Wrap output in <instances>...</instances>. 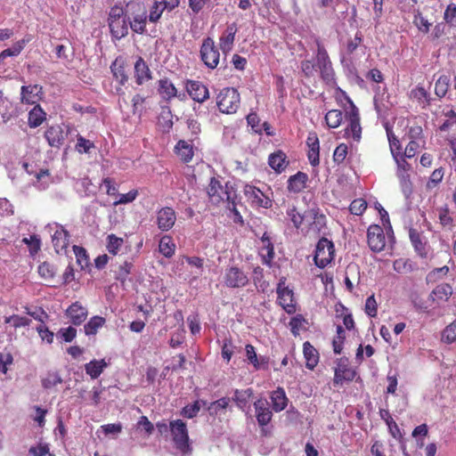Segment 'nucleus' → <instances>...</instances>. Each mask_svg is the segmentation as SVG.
Here are the masks:
<instances>
[{"label": "nucleus", "instance_id": "nucleus-8", "mask_svg": "<svg viewBox=\"0 0 456 456\" xmlns=\"http://www.w3.org/2000/svg\"><path fill=\"white\" fill-rule=\"evenodd\" d=\"M200 57L204 64L209 69H215L219 63L220 53L211 37L203 40L200 47Z\"/></svg>", "mask_w": 456, "mask_h": 456}, {"label": "nucleus", "instance_id": "nucleus-29", "mask_svg": "<svg viewBox=\"0 0 456 456\" xmlns=\"http://www.w3.org/2000/svg\"><path fill=\"white\" fill-rule=\"evenodd\" d=\"M203 262L202 258L198 256H184L182 259V265L186 264V268L191 271L194 277H198L203 273Z\"/></svg>", "mask_w": 456, "mask_h": 456}, {"label": "nucleus", "instance_id": "nucleus-63", "mask_svg": "<svg viewBox=\"0 0 456 456\" xmlns=\"http://www.w3.org/2000/svg\"><path fill=\"white\" fill-rule=\"evenodd\" d=\"M165 9L161 2L156 1L151 9L149 20L151 22H157Z\"/></svg>", "mask_w": 456, "mask_h": 456}, {"label": "nucleus", "instance_id": "nucleus-52", "mask_svg": "<svg viewBox=\"0 0 456 456\" xmlns=\"http://www.w3.org/2000/svg\"><path fill=\"white\" fill-rule=\"evenodd\" d=\"M448 272L449 268L447 266L434 269L427 276L428 283H436L442 281V279L447 275Z\"/></svg>", "mask_w": 456, "mask_h": 456}, {"label": "nucleus", "instance_id": "nucleus-58", "mask_svg": "<svg viewBox=\"0 0 456 456\" xmlns=\"http://www.w3.org/2000/svg\"><path fill=\"white\" fill-rule=\"evenodd\" d=\"M405 158L404 155L394 153L393 159L397 166L396 173H409L411 165L405 160Z\"/></svg>", "mask_w": 456, "mask_h": 456}, {"label": "nucleus", "instance_id": "nucleus-2", "mask_svg": "<svg viewBox=\"0 0 456 456\" xmlns=\"http://www.w3.org/2000/svg\"><path fill=\"white\" fill-rule=\"evenodd\" d=\"M207 193L209 201L213 205L218 206L222 203H227L229 208L231 204L234 208L233 197L235 196V191L232 187L229 188L227 184L224 186L218 179L211 178L207 188Z\"/></svg>", "mask_w": 456, "mask_h": 456}, {"label": "nucleus", "instance_id": "nucleus-57", "mask_svg": "<svg viewBox=\"0 0 456 456\" xmlns=\"http://www.w3.org/2000/svg\"><path fill=\"white\" fill-rule=\"evenodd\" d=\"M200 410V404L199 401H195L191 404H187L182 409V415L188 419L194 418L198 415Z\"/></svg>", "mask_w": 456, "mask_h": 456}, {"label": "nucleus", "instance_id": "nucleus-42", "mask_svg": "<svg viewBox=\"0 0 456 456\" xmlns=\"http://www.w3.org/2000/svg\"><path fill=\"white\" fill-rule=\"evenodd\" d=\"M451 79L447 75H441L435 84V94L437 97L443 98L448 92Z\"/></svg>", "mask_w": 456, "mask_h": 456}, {"label": "nucleus", "instance_id": "nucleus-10", "mask_svg": "<svg viewBox=\"0 0 456 456\" xmlns=\"http://www.w3.org/2000/svg\"><path fill=\"white\" fill-rule=\"evenodd\" d=\"M276 292L278 304L287 314H295L297 311V303L292 289H289V287H277Z\"/></svg>", "mask_w": 456, "mask_h": 456}, {"label": "nucleus", "instance_id": "nucleus-50", "mask_svg": "<svg viewBox=\"0 0 456 456\" xmlns=\"http://www.w3.org/2000/svg\"><path fill=\"white\" fill-rule=\"evenodd\" d=\"M73 251L77 258V263L80 265L81 269L87 267L89 265V257L86 250L83 247L75 245L73 246Z\"/></svg>", "mask_w": 456, "mask_h": 456}, {"label": "nucleus", "instance_id": "nucleus-47", "mask_svg": "<svg viewBox=\"0 0 456 456\" xmlns=\"http://www.w3.org/2000/svg\"><path fill=\"white\" fill-rule=\"evenodd\" d=\"M61 383H62V379L56 371L48 372L46 377L42 379V386L45 389L52 388Z\"/></svg>", "mask_w": 456, "mask_h": 456}, {"label": "nucleus", "instance_id": "nucleus-48", "mask_svg": "<svg viewBox=\"0 0 456 456\" xmlns=\"http://www.w3.org/2000/svg\"><path fill=\"white\" fill-rule=\"evenodd\" d=\"M253 395V391L251 388H247L245 390H235L233 400L237 403V404L240 407L245 406L250 397Z\"/></svg>", "mask_w": 456, "mask_h": 456}, {"label": "nucleus", "instance_id": "nucleus-28", "mask_svg": "<svg viewBox=\"0 0 456 456\" xmlns=\"http://www.w3.org/2000/svg\"><path fill=\"white\" fill-rule=\"evenodd\" d=\"M337 317H341L343 324L347 330H354L355 329V322L354 321L352 314L349 310L341 303H338L335 306Z\"/></svg>", "mask_w": 456, "mask_h": 456}, {"label": "nucleus", "instance_id": "nucleus-53", "mask_svg": "<svg viewBox=\"0 0 456 456\" xmlns=\"http://www.w3.org/2000/svg\"><path fill=\"white\" fill-rule=\"evenodd\" d=\"M4 323L11 324L13 328H20L28 326L30 324V320L27 317L20 316L17 314H13L4 318Z\"/></svg>", "mask_w": 456, "mask_h": 456}, {"label": "nucleus", "instance_id": "nucleus-37", "mask_svg": "<svg viewBox=\"0 0 456 456\" xmlns=\"http://www.w3.org/2000/svg\"><path fill=\"white\" fill-rule=\"evenodd\" d=\"M46 118L45 112L39 105H36L28 113V126L32 128L39 126Z\"/></svg>", "mask_w": 456, "mask_h": 456}, {"label": "nucleus", "instance_id": "nucleus-51", "mask_svg": "<svg viewBox=\"0 0 456 456\" xmlns=\"http://www.w3.org/2000/svg\"><path fill=\"white\" fill-rule=\"evenodd\" d=\"M159 251L166 257H170L175 252V244L172 243L170 237L164 236L159 241Z\"/></svg>", "mask_w": 456, "mask_h": 456}, {"label": "nucleus", "instance_id": "nucleus-18", "mask_svg": "<svg viewBox=\"0 0 456 456\" xmlns=\"http://www.w3.org/2000/svg\"><path fill=\"white\" fill-rule=\"evenodd\" d=\"M87 310L79 302H75L66 310V315L73 325L82 324L87 317Z\"/></svg>", "mask_w": 456, "mask_h": 456}, {"label": "nucleus", "instance_id": "nucleus-44", "mask_svg": "<svg viewBox=\"0 0 456 456\" xmlns=\"http://www.w3.org/2000/svg\"><path fill=\"white\" fill-rule=\"evenodd\" d=\"M441 341L448 345L456 341V320H454L443 330L441 334Z\"/></svg>", "mask_w": 456, "mask_h": 456}, {"label": "nucleus", "instance_id": "nucleus-38", "mask_svg": "<svg viewBox=\"0 0 456 456\" xmlns=\"http://www.w3.org/2000/svg\"><path fill=\"white\" fill-rule=\"evenodd\" d=\"M28 42V40L21 39L13 44L12 47L2 51L0 53V64L3 63L7 57L18 56Z\"/></svg>", "mask_w": 456, "mask_h": 456}, {"label": "nucleus", "instance_id": "nucleus-41", "mask_svg": "<svg viewBox=\"0 0 456 456\" xmlns=\"http://www.w3.org/2000/svg\"><path fill=\"white\" fill-rule=\"evenodd\" d=\"M411 97L416 100L422 107L428 106L431 102L429 94L423 86H417L411 91Z\"/></svg>", "mask_w": 456, "mask_h": 456}, {"label": "nucleus", "instance_id": "nucleus-23", "mask_svg": "<svg viewBox=\"0 0 456 456\" xmlns=\"http://www.w3.org/2000/svg\"><path fill=\"white\" fill-rule=\"evenodd\" d=\"M42 87L38 85H30L21 86V102L27 104H34L39 100V94Z\"/></svg>", "mask_w": 456, "mask_h": 456}, {"label": "nucleus", "instance_id": "nucleus-34", "mask_svg": "<svg viewBox=\"0 0 456 456\" xmlns=\"http://www.w3.org/2000/svg\"><path fill=\"white\" fill-rule=\"evenodd\" d=\"M269 166L278 173H281L287 167L286 155L282 151H277L269 156Z\"/></svg>", "mask_w": 456, "mask_h": 456}, {"label": "nucleus", "instance_id": "nucleus-13", "mask_svg": "<svg viewBox=\"0 0 456 456\" xmlns=\"http://www.w3.org/2000/svg\"><path fill=\"white\" fill-rule=\"evenodd\" d=\"M185 89L191 98L198 102H204L209 97L208 87L200 81L187 80Z\"/></svg>", "mask_w": 456, "mask_h": 456}, {"label": "nucleus", "instance_id": "nucleus-6", "mask_svg": "<svg viewBox=\"0 0 456 456\" xmlns=\"http://www.w3.org/2000/svg\"><path fill=\"white\" fill-rule=\"evenodd\" d=\"M217 106L223 113H235L240 106V94L234 88H224L217 96Z\"/></svg>", "mask_w": 456, "mask_h": 456}, {"label": "nucleus", "instance_id": "nucleus-27", "mask_svg": "<svg viewBox=\"0 0 456 456\" xmlns=\"http://www.w3.org/2000/svg\"><path fill=\"white\" fill-rule=\"evenodd\" d=\"M134 73L138 85H142L151 78V70L142 58H139L134 64Z\"/></svg>", "mask_w": 456, "mask_h": 456}, {"label": "nucleus", "instance_id": "nucleus-54", "mask_svg": "<svg viewBox=\"0 0 456 456\" xmlns=\"http://www.w3.org/2000/svg\"><path fill=\"white\" fill-rule=\"evenodd\" d=\"M444 20L451 27H456V4L454 3L447 5L444 13Z\"/></svg>", "mask_w": 456, "mask_h": 456}, {"label": "nucleus", "instance_id": "nucleus-31", "mask_svg": "<svg viewBox=\"0 0 456 456\" xmlns=\"http://www.w3.org/2000/svg\"><path fill=\"white\" fill-rule=\"evenodd\" d=\"M452 294V287H436L428 296V301L439 305L445 302Z\"/></svg>", "mask_w": 456, "mask_h": 456}, {"label": "nucleus", "instance_id": "nucleus-22", "mask_svg": "<svg viewBox=\"0 0 456 456\" xmlns=\"http://www.w3.org/2000/svg\"><path fill=\"white\" fill-rule=\"evenodd\" d=\"M246 354L248 357V360L250 362V363L253 364L255 369L256 370H267L269 367V358L267 356H259L257 357L256 353L255 351V347L248 344L246 346Z\"/></svg>", "mask_w": 456, "mask_h": 456}, {"label": "nucleus", "instance_id": "nucleus-24", "mask_svg": "<svg viewBox=\"0 0 456 456\" xmlns=\"http://www.w3.org/2000/svg\"><path fill=\"white\" fill-rule=\"evenodd\" d=\"M272 407L275 412L283 411L287 405L289 399L283 388L278 387L271 394Z\"/></svg>", "mask_w": 456, "mask_h": 456}, {"label": "nucleus", "instance_id": "nucleus-26", "mask_svg": "<svg viewBox=\"0 0 456 456\" xmlns=\"http://www.w3.org/2000/svg\"><path fill=\"white\" fill-rule=\"evenodd\" d=\"M308 176L303 172H297L296 175L289 177L288 181V189L292 192H299L305 188Z\"/></svg>", "mask_w": 456, "mask_h": 456}, {"label": "nucleus", "instance_id": "nucleus-1", "mask_svg": "<svg viewBox=\"0 0 456 456\" xmlns=\"http://www.w3.org/2000/svg\"><path fill=\"white\" fill-rule=\"evenodd\" d=\"M367 242L370 250L376 253L385 250L387 246L392 247L395 242L392 227L389 225L385 234L381 226L370 225L367 231Z\"/></svg>", "mask_w": 456, "mask_h": 456}, {"label": "nucleus", "instance_id": "nucleus-56", "mask_svg": "<svg viewBox=\"0 0 456 456\" xmlns=\"http://www.w3.org/2000/svg\"><path fill=\"white\" fill-rule=\"evenodd\" d=\"M287 215L297 228H299L304 221L306 222V211L301 215L297 211L296 208H292L287 211Z\"/></svg>", "mask_w": 456, "mask_h": 456}, {"label": "nucleus", "instance_id": "nucleus-20", "mask_svg": "<svg viewBox=\"0 0 456 456\" xmlns=\"http://www.w3.org/2000/svg\"><path fill=\"white\" fill-rule=\"evenodd\" d=\"M303 354L305 360V367L313 370L320 360L318 350L309 341H305L303 344Z\"/></svg>", "mask_w": 456, "mask_h": 456}, {"label": "nucleus", "instance_id": "nucleus-49", "mask_svg": "<svg viewBox=\"0 0 456 456\" xmlns=\"http://www.w3.org/2000/svg\"><path fill=\"white\" fill-rule=\"evenodd\" d=\"M146 19L145 13L134 16L133 20L129 22L131 29L136 33L142 34L145 30Z\"/></svg>", "mask_w": 456, "mask_h": 456}, {"label": "nucleus", "instance_id": "nucleus-30", "mask_svg": "<svg viewBox=\"0 0 456 456\" xmlns=\"http://www.w3.org/2000/svg\"><path fill=\"white\" fill-rule=\"evenodd\" d=\"M111 35L116 39H120L128 34V26L126 18L109 22Z\"/></svg>", "mask_w": 456, "mask_h": 456}, {"label": "nucleus", "instance_id": "nucleus-15", "mask_svg": "<svg viewBox=\"0 0 456 456\" xmlns=\"http://www.w3.org/2000/svg\"><path fill=\"white\" fill-rule=\"evenodd\" d=\"M68 131L61 126H53L45 131V137L51 147L60 148L68 136Z\"/></svg>", "mask_w": 456, "mask_h": 456}, {"label": "nucleus", "instance_id": "nucleus-9", "mask_svg": "<svg viewBox=\"0 0 456 456\" xmlns=\"http://www.w3.org/2000/svg\"><path fill=\"white\" fill-rule=\"evenodd\" d=\"M317 66L320 69L322 79L326 82H331L334 78V71L331 66V61L329 58L327 51L324 47L317 42Z\"/></svg>", "mask_w": 456, "mask_h": 456}, {"label": "nucleus", "instance_id": "nucleus-33", "mask_svg": "<svg viewBox=\"0 0 456 456\" xmlns=\"http://www.w3.org/2000/svg\"><path fill=\"white\" fill-rule=\"evenodd\" d=\"M107 367L106 362L102 360H93L85 365V370L92 379H97Z\"/></svg>", "mask_w": 456, "mask_h": 456}, {"label": "nucleus", "instance_id": "nucleus-55", "mask_svg": "<svg viewBox=\"0 0 456 456\" xmlns=\"http://www.w3.org/2000/svg\"><path fill=\"white\" fill-rule=\"evenodd\" d=\"M22 242L28 245L30 255H36L41 247L40 239L37 235H31L29 238H24Z\"/></svg>", "mask_w": 456, "mask_h": 456}, {"label": "nucleus", "instance_id": "nucleus-14", "mask_svg": "<svg viewBox=\"0 0 456 456\" xmlns=\"http://www.w3.org/2000/svg\"><path fill=\"white\" fill-rule=\"evenodd\" d=\"M176 215L172 208L165 207L157 212V224L159 230L169 231L175 224Z\"/></svg>", "mask_w": 456, "mask_h": 456}, {"label": "nucleus", "instance_id": "nucleus-62", "mask_svg": "<svg viewBox=\"0 0 456 456\" xmlns=\"http://www.w3.org/2000/svg\"><path fill=\"white\" fill-rule=\"evenodd\" d=\"M305 322V320L301 314H297L290 319L289 327L291 333L295 337L299 335V331L302 329V325Z\"/></svg>", "mask_w": 456, "mask_h": 456}, {"label": "nucleus", "instance_id": "nucleus-45", "mask_svg": "<svg viewBox=\"0 0 456 456\" xmlns=\"http://www.w3.org/2000/svg\"><path fill=\"white\" fill-rule=\"evenodd\" d=\"M346 340V332L341 325L337 326V335L333 338L332 346L335 354H339L343 350V345Z\"/></svg>", "mask_w": 456, "mask_h": 456}, {"label": "nucleus", "instance_id": "nucleus-36", "mask_svg": "<svg viewBox=\"0 0 456 456\" xmlns=\"http://www.w3.org/2000/svg\"><path fill=\"white\" fill-rule=\"evenodd\" d=\"M236 28L234 25L227 27L224 35L220 37V47L224 52H229L234 42Z\"/></svg>", "mask_w": 456, "mask_h": 456}, {"label": "nucleus", "instance_id": "nucleus-21", "mask_svg": "<svg viewBox=\"0 0 456 456\" xmlns=\"http://www.w3.org/2000/svg\"><path fill=\"white\" fill-rule=\"evenodd\" d=\"M261 242L260 255L263 258V263L269 265L274 257V249L268 232H265L262 235Z\"/></svg>", "mask_w": 456, "mask_h": 456}, {"label": "nucleus", "instance_id": "nucleus-61", "mask_svg": "<svg viewBox=\"0 0 456 456\" xmlns=\"http://www.w3.org/2000/svg\"><path fill=\"white\" fill-rule=\"evenodd\" d=\"M367 203L362 199H356L350 204L349 209L353 215L361 216L366 209Z\"/></svg>", "mask_w": 456, "mask_h": 456}, {"label": "nucleus", "instance_id": "nucleus-11", "mask_svg": "<svg viewBox=\"0 0 456 456\" xmlns=\"http://www.w3.org/2000/svg\"><path fill=\"white\" fill-rule=\"evenodd\" d=\"M244 193L251 205L269 208L272 207V200L258 188L247 184L244 187Z\"/></svg>", "mask_w": 456, "mask_h": 456}, {"label": "nucleus", "instance_id": "nucleus-17", "mask_svg": "<svg viewBox=\"0 0 456 456\" xmlns=\"http://www.w3.org/2000/svg\"><path fill=\"white\" fill-rule=\"evenodd\" d=\"M409 237L418 255L424 258L428 257V247L427 245L426 238L417 230L412 228L409 231Z\"/></svg>", "mask_w": 456, "mask_h": 456}, {"label": "nucleus", "instance_id": "nucleus-7", "mask_svg": "<svg viewBox=\"0 0 456 456\" xmlns=\"http://www.w3.org/2000/svg\"><path fill=\"white\" fill-rule=\"evenodd\" d=\"M347 126L344 130V137L352 139L358 142L362 137V127L360 125V118L358 110L355 106L352 105L350 110L346 115Z\"/></svg>", "mask_w": 456, "mask_h": 456}, {"label": "nucleus", "instance_id": "nucleus-59", "mask_svg": "<svg viewBox=\"0 0 456 456\" xmlns=\"http://www.w3.org/2000/svg\"><path fill=\"white\" fill-rule=\"evenodd\" d=\"M111 71L113 76L121 85H124L127 81V76L124 70L123 66L118 65V61H114L111 65Z\"/></svg>", "mask_w": 456, "mask_h": 456}, {"label": "nucleus", "instance_id": "nucleus-16", "mask_svg": "<svg viewBox=\"0 0 456 456\" xmlns=\"http://www.w3.org/2000/svg\"><path fill=\"white\" fill-rule=\"evenodd\" d=\"M306 222L309 224V230L314 233L322 232L326 227V216L315 208L306 211Z\"/></svg>", "mask_w": 456, "mask_h": 456}, {"label": "nucleus", "instance_id": "nucleus-43", "mask_svg": "<svg viewBox=\"0 0 456 456\" xmlns=\"http://www.w3.org/2000/svg\"><path fill=\"white\" fill-rule=\"evenodd\" d=\"M176 153L184 162L191 160L193 156L192 147L185 141H179L175 146Z\"/></svg>", "mask_w": 456, "mask_h": 456}, {"label": "nucleus", "instance_id": "nucleus-46", "mask_svg": "<svg viewBox=\"0 0 456 456\" xmlns=\"http://www.w3.org/2000/svg\"><path fill=\"white\" fill-rule=\"evenodd\" d=\"M343 119V113L339 110H331L327 112L325 120L327 125L331 128H336L340 126Z\"/></svg>", "mask_w": 456, "mask_h": 456}, {"label": "nucleus", "instance_id": "nucleus-25", "mask_svg": "<svg viewBox=\"0 0 456 456\" xmlns=\"http://www.w3.org/2000/svg\"><path fill=\"white\" fill-rule=\"evenodd\" d=\"M159 93L165 100H170L174 97L182 99V95L177 94V90L174 84L167 78L160 79L159 81Z\"/></svg>", "mask_w": 456, "mask_h": 456}, {"label": "nucleus", "instance_id": "nucleus-35", "mask_svg": "<svg viewBox=\"0 0 456 456\" xmlns=\"http://www.w3.org/2000/svg\"><path fill=\"white\" fill-rule=\"evenodd\" d=\"M246 276L237 267L230 268L226 273V285H245Z\"/></svg>", "mask_w": 456, "mask_h": 456}, {"label": "nucleus", "instance_id": "nucleus-19", "mask_svg": "<svg viewBox=\"0 0 456 456\" xmlns=\"http://www.w3.org/2000/svg\"><path fill=\"white\" fill-rule=\"evenodd\" d=\"M69 235L63 227L56 225V230L52 235V242L57 254H62L69 244Z\"/></svg>", "mask_w": 456, "mask_h": 456}, {"label": "nucleus", "instance_id": "nucleus-4", "mask_svg": "<svg viewBox=\"0 0 456 456\" xmlns=\"http://www.w3.org/2000/svg\"><path fill=\"white\" fill-rule=\"evenodd\" d=\"M256 419L260 428L262 436H269L272 434V426L270 423L273 419V411L268 406L265 399H257L254 403Z\"/></svg>", "mask_w": 456, "mask_h": 456}, {"label": "nucleus", "instance_id": "nucleus-64", "mask_svg": "<svg viewBox=\"0 0 456 456\" xmlns=\"http://www.w3.org/2000/svg\"><path fill=\"white\" fill-rule=\"evenodd\" d=\"M38 273L45 279L53 278L55 274V268L53 265L44 262L38 266Z\"/></svg>", "mask_w": 456, "mask_h": 456}, {"label": "nucleus", "instance_id": "nucleus-40", "mask_svg": "<svg viewBox=\"0 0 456 456\" xmlns=\"http://www.w3.org/2000/svg\"><path fill=\"white\" fill-rule=\"evenodd\" d=\"M105 319L102 316H93L84 326L86 335L92 336L98 332V330L105 324Z\"/></svg>", "mask_w": 456, "mask_h": 456}, {"label": "nucleus", "instance_id": "nucleus-12", "mask_svg": "<svg viewBox=\"0 0 456 456\" xmlns=\"http://www.w3.org/2000/svg\"><path fill=\"white\" fill-rule=\"evenodd\" d=\"M356 375V371L349 367L347 358H340L335 369L333 383L335 385L342 384L344 381H352Z\"/></svg>", "mask_w": 456, "mask_h": 456}, {"label": "nucleus", "instance_id": "nucleus-32", "mask_svg": "<svg viewBox=\"0 0 456 456\" xmlns=\"http://www.w3.org/2000/svg\"><path fill=\"white\" fill-rule=\"evenodd\" d=\"M374 106L378 117L385 119L389 114L392 103L387 100V97L385 98L384 95H376L374 97Z\"/></svg>", "mask_w": 456, "mask_h": 456}, {"label": "nucleus", "instance_id": "nucleus-3", "mask_svg": "<svg viewBox=\"0 0 456 456\" xmlns=\"http://www.w3.org/2000/svg\"><path fill=\"white\" fill-rule=\"evenodd\" d=\"M169 429L173 436L175 448L186 454L191 451L186 424L182 419L170 421Z\"/></svg>", "mask_w": 456, "mask_h": 456}, {"label": "nucleus", "instance_id": "nucleus-39", "mask_svg": "<svg viewBox=\"0 0 456 456\" xmlns=\"http://www.w3.org/2000/svg\"><path fill=\"white\" fill-rule=\"evenodd\" d=\"M396 176L400 183L401 191L405 197V199H409L413 191L412 183L410 178L409 173H396Z\"/></svg>", "mask_w": 456, "mask_h": 456}, {"label": "nucleus", "instance_id": "nucleus-5", "mask_svg": "<svg viewBox=\"0 0 456 456\" xmlns=\"http://www.w3.org/2000/svg\"><path fill=\"white\" fill-rule=\"evenodd\" d=\"M335 257V247L331 240L322 238L317 242L314 254V263L320 268L330 265Z\"/></svg>", "mask_w": 456, "mask_h": 456}, {"label": "nucleus", "instance_id": "nucleus-60", "mask_svg": "<svg viewBox=\"0 0 456 456\" xmlns=\"http://www.w3.org/2000/svg\"><path fill=\"white\" fill-rule=\"evenodd\" d=\"M247 123L248 126L251 127L252 131L256 134H262V125H260V119L256 113H249L247 116Z\"/></svg>", "mask_w": 456, "mask_h": 456}]
</instances>
